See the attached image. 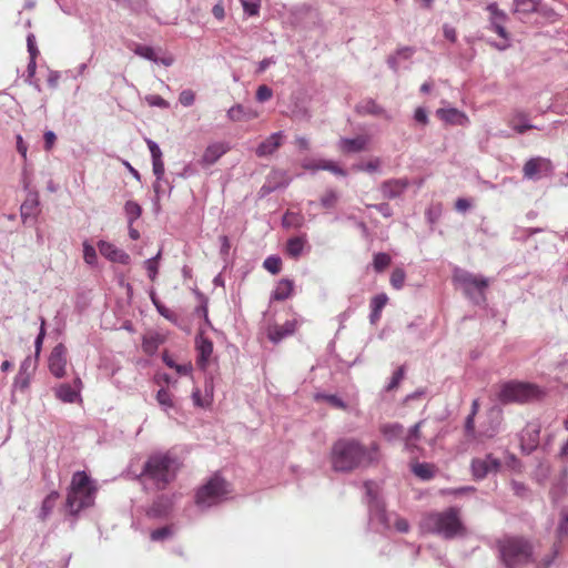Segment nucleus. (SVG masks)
<instances>
[{
  "label": "nucleus",
  "mask_w": 568,
  "mask_h": 568,
  "mask_svg": "<svg viewBox=\"0 0 568 568\" xmlns=\"http://www.w3.org/2000/svg\"><path fill=\"white\" fill-rule=\"evenodd\" d=\"M379 446L373 442L369 446L353 437L335 440L329 450V464L335 473L348 474L365 469L378 459Z\"/></svg>",
  "instance_id": "1"
},
{
  "label": "nucleus",
  "mask_w": 568,
  "mask_h": 568,
  "mask_svg": "<svg viewBox=\"0 0 568 568\" xmlns=\"http://www.w3.org/2000/svg\"><path fill=\"white\" fill-rule=\"evenodd\" d=\"M179 462L169 453L149 456L140 474V481L145 490H163L176 477Z\"/></svg>",
  "instance_id": "2"
},
{
  "label": "nucleus",
  "mask_w": 568,
  "mask_h": 568,
  "mask_svg": "<svg viewBox=\"0 0 568 568\" xmlns=\"http://www.w3.org/2000/svg\"><path fill=\"white\" fill-rule=\"evenodd\" d=\"M420 528L425 532L440 536L444 539H454L466 532L457 507L425 515L420 521Z\"/></svg>",
  "instance_id": "3"
},
{
  "label": "nucleus",
  "mask_w": 568,
  "mask_h": 568,
  "mask_svg": "<svg viewBox=\"0 0 568 568\" xmlns=\"http://www.w3.org/2000/svg\"><path fill=\"white\" fill-rule=\"evenodd\" d=\"M97 486L85 471H75L71 478L64 507L71 516L93 506Z\"/></svg>",
  "instance_id": "4"
},
{
  "label": "nucleus",
  "mask_w": 568,
  "mask_h": 568,
  "mask_svg": "<svg viewBox=\"0 0 568 568\" xmlns=\"http://www.w3.org/2000/svg\"><path fill=\"white\" fill-rule=\"evenodd\" d=\"M498 549L506 568H523L532 559L531 544L520 537H506L499 540Z\"/></svg>",
  "instance_id": "5"
},
{
  "label": "nucleus",
  "mask_w": 568,
  "mask_h": 568,
  "mask_svg": "<svg viewBox=\"0 0 568 568\" xmlns=\"http://www.w3.org/2000/svg\"><path fill=\"white\" fill-rule=\"evenodd\" d=\"M454 281L462 287L463 293L473 304L480 306L486 303L485 292L489 286L487 277L463 268H456Z\"/></svg>",
  "instance_id": "6"
},
{
  "label": "nucleus",
  "mask_w": 568,
  "mask_h": 568,
  "mask_svg": "<svg viewBox=\"0 0 568 568\" xmlns=\"http://www.w3.org/2000/svg\"><path fill=\"white\" fill-rule=\"evenodd\" d=\"M545 392L535 384L524 382H507L500 386L498 398L503 404L530 403L540 400Z\"/></svg>",
  "instance_id": "7"
},
{
  "label": "nucleus",
  "mask_w": 568,
  "mask_h": 568,
  "mask_svg": "<svg viewBox=\"0 0 568 568\" xmlns=\"http://www.w3.org/2000/svg\"><path fill=\"white\" fill-rule=\"evenodd\" d=\"M227 483L217 474L211 476L195 493V505L206 510L227 498Z\"/></svg>",
  "instance_id": "8"
},
{
  "label": "nucleus",
  "mask_w": 568,
  "mask_h": 568,
  "mask_svg": "<svg viewBox=\"0 0 568 568\" xmlns=\"http://www.w3.org/2000/svg\"><path fill=\"white\" fill-rule=\"evenodd\" d=\"M364 487L367 497L368 526L377 532L389 529L392 526V515L386 513L384 501L375 494L374 483L366 481Z\"/></svg>",
  "instance_id": "9"
},
{
  "label": "nucleus",
  "mask_w": 568,
  "mask_h": 568,
  "mask_svg": "<svg viewBox=\"0 0 568 568\" xmlns=\"http://www.w3.org/2000/svg\"><path fill=\"white\" fill-rule=\"evenodd\" d=\"M552 173V164L549 159L536 156L529 159L523 168L524 179L538 181Z\"/></svg>",
  "instance_id": "10"
},
{
  "label": "nucleus",
  "mask_w": 568,
  "mask_h": 568,
  "mask_svg": "<svg viewBox=\"0 0 568 568\" xmlns=\"http://www.w3.org/2000/svg\"><path fill=\"white\" fill-rule=\"evenodd\" d=\"M501 467V462L487 454L484 458H474L470 464L473 476L477 479H484L489 474H496Z\"/></svg>",
  "instance_id": "11"
},
{
  "label": "nucleus",
  "mask_w": 568,
  "mask_h": 568,
  "mask_svg": "<svg viewBox=\"0 0 568 568\" xmlns=\"http://www.w3.org/2000/svg\"><path fill=\"white\" fill-rule=\"evenodd\" d=\"M503 418V412L499 407H491L486 415V420L481 423L478 436L480 438H493L499 430Z\"/></svg>",
  "instance_id": "12"
},
{
  "label": "nucleus",
  "mask_w": 568,
  "mask_h": 568,
  "mask_svg": "<svg viewBox=\"0 0 568 568\" xmlns=\"http://www.w3.org/2000/svg\"><path fill=\"white\" fill-rule=\"evenodd\" d=\"M48 365L50 373L54 377L62 378L65 375L67 348L63 344L60 343L53 347Z\"/></svg>",
  "instance_id": "13"
},
{
  "label": "nucleus",
  "mask_w": 568,
  "mask_h": 568,
  "mask_svg": "<svg viewBox=\"0 0 568 568\" xmlns=\"http://www.w3.org/2000/svg\"><path fill=\"white\" fill-rule=\"evenodd\" d=\"M82 382L77 377L73 384L62 383L54 388L55 397L68 404L77 403L81 399Z\"/></svg>",
  "instance_id": "14"
},
{
  "label": "nucleus",
  "mask_w": 568,
  "mask_h": 568,
  "mask_svg": "<svg viewBox=\"0 0 568 568\" xmlns=\"http://www.w3.org/2000/svg\"><path fill=\"white\" fill-rule=\"evenodd\" d=\"M98 248L102 256H104L106 260L113 263L128 265L131 262V257L126 252L116 247L114 244L110 242L103 240L99 241Z\"/></svg>",
  "instance_id": "15"
},
{
  "label": "nucleus",
  "mask_w": 568,
  "mask_h": 568,
  "mask_svg": "<svg viewBox=\"0 0 568 568\" xmlns=\"http://www.w3.org/2000/svg\"><path fill=\"white\" fill-rule=\"evenodd\" d=\"M408 186V179H389L381 184L379 190L384 199L394 200L399 197Z\"/></svg>",
  "instance_id": "16"
},
{
  "label": "nucleus",
  "mask_w": 568,
  "mask_h": 568,
  "mask_svg": "<svg viewBox=\"0 0 568 568\" xmlns=\"http://www.w3.org/2000/svg\"><path fill=\"white\" fill-rule=\"evenodd\" d=\"M195 348L197 351L196 364L200 368L205 369L213 353V343L200 333L195 337Z\"/></svg>",
  "instance_id": "17"
},
{
  "label": "nucleus",
  "mask_w": 568,
  "mask_h": 568,
  "mask_svg": "<svg viewBox=\"0 0 568 568\" xmlns=\"http://www.w3.org/2000/svg\"><path fill=\"white\" fill-rule=\"evenodd\" d=\"M283 140L284 133L282 131L272 133L267 139L257 145L255 154L258 158L272 155L282 145Z\"/></svg>",
  "instance_id": "18"
},
{
  "label": "nucleus",
  "mask_w": 568,
  "mask_h": 568,
  "mask_svg": "<svg viewBox=\"0 0 568 568\" xmlns=\"http://www.w3.org/2000/svg\"><path fill=\"white\" fill-rule=\"evenodd\" d=\"M172 507V499L166 495L158 496L152 505L146 510V515L149 518L161 519L165 518Z\"/></svg>",
  "instance_id": "19"
},
{
  "label": "nucleus",
  "mask_w": 568,
  "mask_h": 568,
  "mask_svg": "<svg viewBox=\"0 0 568 568\" xmlns=\"http://www.w3.org/2000/svg\"><path fill=\"white\" fill-rule=\"evenodd\" d=\"M369 143V136L357 135L355 138H343L338 142L341 151L345 153H357L366 149Z\"/></svg>",
  "instance_id": "20"
},
{
  "label": "nucleus",
  "mask_w": 568,
  "mask_h": 568,
  "mask_svg": "<svg viewBox=\"0 0 568 568\" xmlns=\"http://www.w3.org/2000/svg\"><path fill=\"white\" fill-rule=\"evenodd\" d=\"M436 114L442 121L453 125H466L469 122L467 115L456 108L438 109Z\"/></svg>",
  "instance_id": "21"
},
{
  "label": "nucleus",
  "mask_w": 568,
  "mask_h": 568,
  "mask_svg": "<svg viewBox=\"0 0 568 568\" xmlns=\"http://www.w3.org/2000/svg\"><path fill=\"white\" fill-rule=\"evenodd\" d=\"M355 111L359 115H374V116H384L389 119V115L379 104L376 103L373 99H366L357 103L355 106Z\"/></svg>",
  "instance_id": "22"
},
{
  "label": "nucleus",
  "mask_w": 568,
  "mask_h": 568,
  "mask_svg": "<svg viewBox=\"0 0 568 568\" xmlns=\"http://www.w3.org/2000/svg\"><path fill=\"white\" fill-rule=\"evenodd\" d=\"M227 151L229 146L225 143H212L205 149L201 163L206 166L213 165Z\"/></svg>",
  "instance_id": "23"
},
{
  "label": "nucleus",
  "mask_w": 568,
  "mask_h": 568,
  "mask_svg": "<svg viewBox=\"0 0 568 568\" xmlns=\"http://www.w3.org/2000/svg\"><path fill=\"white\" fill-rule=\"evenodd\" d=\"M296 329L295 321H286L283 325H275L268 329V338L273 343H278L283 338L292 335Z\"/></svg>",
  "instance_id": "24"
},
{
  "label": "nucleus",
  "mask_w": 568,
  "mask_h": 568,
  "mask_svg": "<svg viewBox=\"0 0 568 568\" xmlns=\"http://www.w3.org/2000/svg\"><path fill=\"white\" fill-rule=\"evenodd\" d=\"M226 115L229 120L233 122H240L244 120L255 119L257 118L258 113L251 108H246L242 104H235L227 110Z\"/></svg>",
  "instance_id": "25"
},
{
  "label": "nucleus",
  "mask_w": 568,
  "mask_h": 568,
  "mask_svg": "<svg viewBox=\"0 0 568 568\" xmlns=\"http://www.w3.org/2000/svg\"><path fill=\"white\" fill-rule=\"evenodd\" d=\"M388 302V297L385 293H381L375 295L371 300V313H369V322L375 325L382 316V311Z\"/></svg>",
  "instance_id": "26"
},
{
  "label": "nucleus",
  "mask_w": 568,
  "mask_h": 568,
  "mask_svg": "<svg viewBox=\"0 0 568 568\" xmlns=\"http://www.w3.org/2000/svg\"><path fill=\"white\" fill-rule=\"evenodd\" d=\"M59 497H60V494L57 490H52L42 500L41 508L38 514V518L41 521H45L50 517V515L52 514V511L55 507V504H57Z\"/></svg>",
  "instance_id": "27"
},
{
  "label": "nucleus",
  "mask_w": 568,
  "mask_h": 568,
  "mask_svg": "<svg viewBox=\"0 0 568 568\" xmlns=\"http://www.w3.org/2000/svg\"><path fill=\"white\" fill-rule=\"evenodd\" d=\"M306 243H307V240H306L305 235L290 237L286 242V247H285L286 254L290 257L297 260L302 255Z\"/></svg>",
  "instance_id": "28"
},
{
  "label": "nucleus",
  "mask_w": 568,
  "mask_h": 568,
  "mask_svg": "<svg viewBox=\"0 0 568 568\" xmlns=\"http://www.w3.org/2000/svg\"><path fill=\"white\" fill-rule=\"evenodd\" d=\"M38 205L39 200L37 195L28 196V199L21 204L20 215L24 224H27L29 220H34Z\"/></svg>",
  "instance_id": "29"
},
{
  "label": "nucleus",
  "mask_w": 568,
  "mask_h": 568,
  "mask_svg": "<svg viewBox=\"0 0 568 568\" xmlns=\"http://www.w3.org/2000/svg\"><path fill=\"white\" fill-rule=\"evenodd\" d=\"M381 433L388 442L404 440V426L399 423H388L381 427Z\"/></svg>",
  "instance_id": "30"
},
{
  "label": "nucleus",
  "mask_w": 568,
  "mask_h": 568,
  "mask_svg": "<svg viewBox=\"0 0 568 568\" xmlns=\"http://www.w3.org/2000/svg\"><path fill=\"white\" fill-rule=\"evenodd\" d=\"M294 282L290 278H282L275 290L272 293V300L274 301H285L287 300L293 292Z\"/></svg>",
  "instance_id": "31"
},
{
  "label": "nucleus",
  "mask_w": 568,
  "mask_h": 568,
  "mask_svg": "<svg viewBox=\"0 0 568 568\" xmlns=\"http://www.w3.org/2000/svg\"><path fill=\"white\" fill-rule=\"evenodd\" d=\"M129 48L134 52V54H136L145 60L152 61L154 63L159 62V58H158L154 49L150 45L132 43L131 45H129Z\"/></svg>",
  "instance_id": "32"
},
{
  "label": "nucleus",
  "mask_w": 568,
  "mask_h": 568,
  "mask_svg": "<svg viewBox=\"0 0 568 568\" xmlns=\"http://www.w3.org/2000/svg\"><path fill=\"white\" fill-rule=\"evenodd\" d=\"M511 126L519 134H523L527 130L535 128L532 124L529 123L527 116L521 112H518L514 115L511 120Z\"/></svg>",
  "instance_id": "33"
},
{
  "label": "nucleus",
  "mask_w": 568,
  "mask_h": 568,
  "mask_svg": "<svg viewBox=\"0 0 568 568\" xmlns=\"http://www.w3.org/2000/svg\"><path fill=\"white\" fill-rule=\"evenodd\" d=\"M486 10L489 12V22L490 24L495 23H506L508 17L505 11L500 10L497 6V3L493 2L489 3L486 8Z\"/></svg>",
  "instance_id": "34"
},
{
  "label": "nucleus",
  "mask_w": 568,
  "mask_h": 568,
  "mask_svg": "<svg viewBox=\"0 0 568 568\" xmlns=\"http://www.w3.org/2000/svg\"><path fill=\"white\" fill-rule=\"evenodd\" d=\"M124 212H125L129 224L132 225L133 222L136 221L141 216L142 209L139 203H136L134 201H128L124 205Z\"/></svg>",
  "instance_id": "35"
},
{
  "label": "nucleus",
  "mask_w": 568,
  "mask_h": 568,
  "mask_svg": "<svg viewBox=\"0 0 568 568\" xmlns=\"http://www.w3.org/2000/svg\"><path fill=\"white\" fill-rule=\"evenodd\" d=\"M539 0H514L515 10L520 13H532L538 10Z\"/></svg>",
  "instance_id": "36"
},
{
  "label": "nucleus",
  "mask_w": 568,
  "mask_h": 568,
  "mask_svg": "<svg viewBox=\"0 0 568 568\" xmlns=\"http://www.w3.org/2000/svg\"><path fill=\"white\" fill-rule=\"evenodd\" d=\"M390 256L387 253H376L373 258V267L377 273L383 272L390 264Z\"/></svg>",
  "instance_id": "37"
},
{
  "label": "nucleus",
  "mask_w": 568,
  "mask_h": 568,
  "mask_svg": "<svg viewBox=\"0 0 568 568\" xmlns=\"http://www.w3.org/2000/svg\"><path fill=\"white\" fill-rule=\"evenodd\" d=\"M539 433H540V430L537 426H534V427L529 426L524 430L523 440L525 439L526 436L529 439L528 453H530L532 449H535L536 446L538 445Z\"/></svg>",
  "instance_id": "38"
},
{
  "label": "nucleus",
  "mask_w": 568,
  "mask_h": 568,
  "mask_svg": "<svg viewBox=\"0 0 568 568\" xmlns=\"http://www.w3.org/2000/svg\"><path fill=\"white\" fill-rule=\"evenodd\" d=\"M281 265L282 260L277 255H270L263 262L264 268L267 270L271 274H278L281 272Z\"/></svg>",
  "instance_id": "39"
},
{
  "label": "nucleus",
  "mask_w": 568,
  "mask_h": 568,
  "mask_svg": "<svg viewBox=\"0 0 568 568\" xmlns=\"http://www.w3.org/2000/svg\"><path fill=\"white\" fill-rule=\"evenodd\" d=\"M156 400L166 413H169V409L174 407L171 394L165 388L158 390Z\"/></svg>",
  "instance_id": "40"
},
{
  "label": "nucleus",
  "mask_w": 568,
  "mask_h": 568,
  "mask_svg": "<svg viewBox=\"0 0 568 568\" xmlns=\"http://www.w3.org/2000/svg\"><path fill=\"white\" fill-rule=\"evenodd\" d=\"M558 539H562L568 535V509L562 508L560 511V521L556 530Z\"/></svg>",
  "instance_id": "41"
},
{
  "label": "nucleus",
  "mask_w": 568,
  "mask_h": 568,
  "mask_svg": "<svg viewBox=\"0 0 568 568\" xmlns=\"http://www.w3.org/2000/svg\"><path fill=\"white\" fill-rule=\"evenodd\" d=\"M406 273L403 268H395L390 275V284L395 290H400L404 286Z\"/></svg>",
  "instance_id": "42"
},
{
  "label": "nucleus",
  "mask_w": 568,
  "mask_h": 568,
  "mask_svg": "<svg viewBox=\"0 0 568 568\" xmlns=\"http://www.w3.org/2000/svg\"><path fill=\"white\" fill-rule=\"evenodd\" d=\"M404 375H405V369H404V366H400L398 367L392 375L388 384L386 385L385 389L387 392H392L394 390L395 388L398 387V385L400 384V382L403 381L404 378Z\"/></svg>",
  "instance_id": "43"
},
{
  "label": "nucleus",
  "mask_w": 568,
  "mask_h": 568,
  "mask_svg": "<svg viewBox=\"0 0 568 568\" xmlns=\"http://www.w3.org/2000/svg\"><path fill=\"white\" fill-rule=\"evenodd\" d=\"M173 530L170 526H163L158 529L152 530L151 539L153 541H163L172 537Z\"/></svg>",
  "instance_id": "44"
},
{
  "label": "nucleus",
  "mask_w": 568,
  "mask_h": 568,
  "mask_svg": "<svg viewBox=\"0 0 568 568\" xmlns=\"http://www.w3.org/2000/svg\"><path fill=\"white\" fill-rule=\"evenodd\" d=\"M160 345V338L158 336H149L143 338L142 348L146 354H154Z\"/></svg>",
  "instance_id": "45"
},
{
  "label": "nucleus",
  "mask_w": 568,
  "mask_h": 568,
  "mask_svg": "<svg viewBox=\"0 0 568 568\" xmlns=\"http://www.w3.org/2000/svg\"><path fill=\"white\" fill-rule=\"evenodd\" d=\"M338 201V194L334 190H328L321 197V205L325 209H332Z\"/></svg>",
  "instance_id": "46"
},
{
  "label": "nucleus",
  "mask_w": 568,
  "mask_h": 568,
  "mask_svg": "<svg viewBox=\"0 0 568 568\" xmlns=\"http://www.w3.org/2000/svg\"><path fill=\"white\" fill-rule=\"evenodd\" d=\"M420 425H422V422L416 423L415 425H413L409 428V430H408V433L406 435L404 434V442H405V448L406 449L410 448V443L413 440H416V439L419 438Z\"/></svg>",
  "instance_id": "47"
},
{
  "label": "nucleus",
  "mask_w": 568,
  "mask_h": 568,
  "mask_svg": "<svg viewBox=\"0 0 568 568\" xmlns=\"http://www.w3.org/2000/svg\"><path fill=\"white\" fill-rule=\"evenodd\" d=\"M464 429H465V435L469 439L480 438L478 436V432L475 428V416L468 414V416L466 417V420H465Z\"/></svg>",
  "instance_id": "48"
},
{
  "label": "nucleus",
  "mask_w": 568,
  "mask_h": 568,
  "mask_svg": "<svg viewBox=\"0 0 568 568\" xmlns=\"http://www.w3.org/2000/svg\"><path fill=\"white\" fill-rule=\"evenodd\" d=\"M242 7L245 14L248 17H254L260 13L261 2L260 0H246L243 1Z\"/></svg>",
  "instance_id": "49"
},
{
  "label": "nucleus",
  "mask_w": 568,
  "mask_h": 568,
  "mask_svg": "<svg viewBox=\"0 0 568 568\" xmlns=\"http://www.w3.org/2000/svg\"><path fill=\"white\" fill-rule=\"evenodd\" d=\"M83 258L89 265H95L98 261L95 248L87 242L83 244Z\"/></svg>",
  "instance_id": "50"
},
{
  "label": "nucleus",
  "mask_w": 568,
  "mask_h": 568,
  "mask_svg": "<svg viewBox=\"0 0 568 568\" xmlns=\"http://www.w3.org/2000/svg\"><path fill=\"white\" fill-rule=\"evenodd\" d=\"M164 185L168 186L169 194H170L172 192V190H173V185L170 184L166 179H164V180H155V182L153 184V190H154V193H155V197L158 200L165 193Z\"/></svg>",
  "instance_id": "51"
},
{
  "label": "nucleus",
  "mask_w": 568,
  "mask_h": 568,
  "mask_svg": "<svg viewBox=\"0 0 568 568\" xmlns=\"http://www.w3.org/2000/svg\"><path fill=\"white\" fill-rule=\"evenodd\" d=\"M413 471L422 479H430L433 477V471L427 464H416Z\"/></svg>",
  "instance_id": "52"
},
{
  "label": "nucleus",
  "mask_w": 568,
  "mask_h": 568,
  "mask_svg": "<svg viewBox=\"0 0 568 568\" xmlns=\"http://www.w3.org/2000/svg\"><path fill=\"white\" fill-rule=\"evenodd\" d=\"M392 517H394V527L398 532L406 534L409 531L410 525L407 521V519L399 517L396 514H392Z\"/></svg>",
  "instance_id": "53"
},
{
  "label": "nucleus",
  "mask_w": 568,
  "mask_h": 568,
  "mask_svg": "<svg viewBox=\"0 0 568 568\" xmlns=\"http://www.w3.org/2000/svg\"><path fill=\"white\" fill-rule=\"evenodd\" d=\"M30 377H31V374H24V373L18 372V374L14 378L13 386L18 389L24 390L26 388H28V386L30 384Z\"/></svg>",
  "instance_id": "54"
},
{
  "label": "nucleus",
  "mask_w": 568,
  "mask_h": 568,
  "mask_svg": "<svg viewBox=\"0 0 568 568\" xmlns=\"http://www.w3.org/2000/svg\"><path fill=\"white\" fill-rule=\"evenodd\" d=\"M323 159H305L302 161V168L307 171L316 172L322 170Z\"/></svg>",
  "instance_id": "55"
},
{
  "label": "nucleus",
  "mask_w": 568,
  "mask_h": 568,
  "mask_svg": "<svg viewBox=\"0 0 568 568\" xmlns=\"http://www.w3.org/2000/svg\"><path fill=\"white\" fill-rule=\"evenodd\" d=\"M322 170L329 171L335 175H341V176L346 175V171L344 169H342L335 162L329 161V160L323 161Z\"/></svg>",
  "instance_id": "56"
},
{
  "label": "nucleus",
  "mask_w": 568,
  "mask_h": 568,
  "mask_svg": "<svg viewBox=\"0 0 568 568\" xmlns=\"http://www.w3.org/2000/svg\"><path fill=\"white\" fill-rule=\"evenodd\" d=\"M272 95V89L265 84L260 85L256 90V100L261 103L268 101Z\"/></svg>",
  "instance_id": "57"
},
{
  "label": "nucleus",
  "mask_w": 568,
  "mask_h": 568,
  "mask_svg": "<svg viewBox=\"0 0 568 568\" xmlns=\"http://www.w3.org/2000/svg\"><path fill=\"white\" fill-rule=\"evenodd\" d=\"M195 101V94L192 90L185 89L180 93L179 102L183 106H191Z\"/></svg>",
  "instance_id": "58"
},
{
  "label": "nucleus",
  "mask_w": 568,
  "mask_h": 568,
  "mask_svg": "<svg viewBox=\"0 0 568 568\" xmlns=\"http://www.w3.org/2000/svg\"><path fill=\"white\" fill-rule=\"evenodd\" d=\"M144 267L148 272V276L150 277V280L154 281L159 272V264L155 262V258H148L144 262Z\"/></svg>",
  "instance_id": "59"
},
{
  "label": "nucleus",
  "mask_w": 568,
  "mask_h": 568,
  "mask_svg": "<svg viewBox=\"0 0 568 568\" xmlns=\"http://www.w3.org/2000/svg\"><path fill=\"white\" fill-rule=\"evenodd\" d=\"M382 165V161L379 158H375L371 161H368L365 164H359L357 166L358 170L366 171L368 173L377 172Z\"/></svg>",
  "instance_id": "60"
},
{
  "label": "nucleus",
  "mask_w": 568,
  "mask_h": 568,
  "mask_svg": "<svg viewBox=\"0 0 568 568\" xmlns=\"http://www.w3.org/2000/svg\"><path fill=\"white\" fill-rule=\"evenodd\" d=\"M558 552H559V547L557 545H554V548H552V551L550 555L546 556L538 565L536 568H549L556 557L558 556Z\"/></svg>",
  "instance_id": "61"
},
{
  "label": "nucleus",
  "mask_w": 568,
  "mask_h": 568,
  "mask_svg": "<svg viewBox=\"0 0 568 568\" xmlns=\"http://www.w3.org/2000/svg\"><path fill=\"white\" fill-rule=\"evenodd\" d=\"M536 12L551 21H556L558 19V13L552 8L542 6L540 2H538V10Z\"/></svg>",
  "instance_id": "62"
},
{
  "label": "nucleus",
  "mask_w": 568,
  "mask_h": 568,
  "mask_svg": "<svg viewBox=\"0 0 568 568\" xmlns=\"http://www.w3.org/2000/svg\"><path fill=\"white\" fill-rule=\"evenodd\" d=\"M152 171L156 180H164V162L162 159L152 160Z\"/></svg>",
  "instance_id": "63"
},
{
  "label": "nucleus",
  "mask_w": 568,
  "mask_h": 568,
  "mask_svg": "<svg viewBox=\"0 0 568 568\" xmlns=\"http://www.w3.org/2000/svg\"><path fill=\"white\" fill-rule=\"evenodd\" d=\"M37 358L28 356L20 365L19 372L24 374H32L36 367Z\"/></svg>",
  "instance_id": "64"
}]
</instances>
